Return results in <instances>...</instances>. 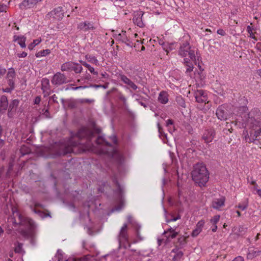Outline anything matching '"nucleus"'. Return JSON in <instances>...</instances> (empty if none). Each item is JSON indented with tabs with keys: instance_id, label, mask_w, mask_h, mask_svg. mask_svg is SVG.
<instances>
[{
	"instance_id": "f257e3e1",
	"label": "nucleus",
	"mask_w": 261,
	"mask_h": 261,
	"mask_svg": "<svg viewBox=\"0 0 261 261\" xmlns=\"http://www.w3.org/2000/svg\"><path fill=\"white\" fill-rule=\"evenodd\" d=\"M238 113L241 119L237 118L232 122L239 128L247 125L248 129L243 131L245 140L248 143H253L261 139V112L258 108L252 109L247 113L248 109L246 106L239 108Z\"/></svg>"
},
{
	"instance_id": "f03ea898",
	"label": "nucleus",
	"mask_w": 261,
	"mask_h": 261,
	"mask_svg": "<svg viewBox=\"0 0 261 261\" xmlns=\"http://www.w3.org/2000/svg\"><path fill=\"white\" fill-rule=\"evenodd\" d=\"M13 226L17 227L18 225L24 226V228L20 229L19 232L21 236L25 239H30L31 243L34 245L36 234L34 229L36 224L34 221L29 218L24 217L16 210L12 208V215L9 218Z\"/></svg>"
},
{
	"instance_id": "7ed1b4c3",
	"label": "nucleus",
	"mask_w": 261,
	"mask_h": 261,
	"mask_svg": "<svg viewBox=\"0 0 261 261\" xmlns=\"http://www.w3.org/2000/svg\"><path fill=\"white\" fill-rule=\"evenodd\" d=\"M193 180L200 187H205L208 181L209 172L203 163H197L191 172Z\"/></svg>"
},
{
	"instance_id": "20e7f679",
	"label": "nucleus",
	"mask_w": 261,
	"mask_h": 261,
	"mask_svg": "<svg viewBox=\"0 0 261 261\" xmlns=\"http://www.w3.org/2000/svg\"><path fill=\"white\" fill-rule=\"evenodd\" d=\"M93 136V131L87 127H82L71 139V146L75 147L79 145H84L90 141Z\"/></svg>"
},
{
	"instance_id": "39448f33",
	"label": "nucleus",
	"mask_w": 261,
	"mask_h": 261,
	"mask_svg": "<svg viewBox=\"0 0 261 261\" xmlns=\"http://www.w3.org/2000/svg\"><path fill=\"white\" fill-rule=\"evenodd\" d=\"M69 82L66 76L61 72H58L55 73L51 80L52 84L55 86H60L64 84H67Z\"/></svg>"
},
{
	"instance_id": "423d86ee",
	"label": "nucleus",
	"mask_w": 261,
	"mask_h": 261,
	"mask_svg": "<svg viewBox=\"0 0 261 261\" xmlns=\"http://www.w3.org/2000/svg\"><path fill=\"white\" fill-rule=\"evenodd\" d=\"M64 17L63 9L62 7H58L49 12L46 15L47 19L53 18L57 20H61Z\"/></svg>"
},
{
	"instance_id": "0eeeda50",
	"label": "nucleus",
	"mask_w": 261,
	"mask_h": 261,
	"mask_svg": "<svg viewBox=\"0 0 261 261\" xmlns=\"http://www.w3.org/2000/svg\"><path fill=\"white\" fill-rule=\"evenodd\" d=\"M128 236L127 234V225L124 224L121 228L119 235L118 236V240L119 242V248H121L122 246V242H128Z\"/></svg>"
},
{
	"instance_id": "6e6552de",
	"label": "nucleus",
	"mask_w": 261,
	"mask_h": 261,
	"mask_svg": "<svg viewBox=\"0 0 261 261\" xmlns=\"http://www.w3.org/2000/svg\"><path fill=\"white\" fill-rule=\"evenodd\" d=\"M216 136V132L214 128H211L205 129L202 136V139L206 143H209L213 140Z\"/></svg>"
},
{
	"instance_id": "1a4fd4ad",
	"label": "nucleus",
	"mask_w": 261,
	"mask_h": 261,
	"mask_svg": "<svg viewBox=\"0 0 261 261\" xmlns=\"http://www.w3.org/2000/svg\"><path fill=\"white\" fill-rule=\"evenodd\" d=\"M194 96L196 101L198 103H206L207 101V95L203 90H198L194 92Z\"/></svg>"
},
{
	"instance_id": "9d476101",
	"label": "nucleus",
	"mask_w": 261,
	"mask_h": 261,
	"mask_svg": "<svg viewBox=\"0 0 261 261\" xmlns=\"http://www.w3.org/2000/svg\"><path fill=\"white\" fill-rule=\"evenodd\" d=\"M143 14L144 12L141 11L135 12L133 19L134 23L140 28H143L144 26L142 20Z\"/></svg>"
},
{
	"instance_id": "9b49d317",
	"label": "nucleus",
	"mask_w": 261,
	"mask_h": 261,
	"mask_svg": "<svg viewBox=\"0 0 261 261\" xmlns=\"http://www.w3.org/2000/svg\"><path fill=\"white\" fill-rule=\"evenodd\" d=\"M77 29L84 32H87L89 30H95L96 28L94 26L93 22L86 21L78 24Z\"/></svg>"
},
{
	"instance_id": "f8f14e48",
	"label": "nucleus",
	"mask_w": 261,
	"mask_h": 261,
	"mask_svg": "<svg viewBox=\"0 0 261 261\" xmlns=\"http://www.w3.org/2000/svg\"><path fill=\"white\" fill-rule=\"evenodd\" d=\"M191 48L190 43L188 41L182 42L178 50V55L181 57H186Z\"/></svg>"
},
{
	"instance_id": "ddd939ff",
	"label": "nucleus",
	"mask_w": 261,
	"mask_h": 261,
	"mask_svg": "<svg viewBox=\"0 0 261 261\" xmlns=\"http://www.w3.org/2000/svg\"><path fill=\"white\" fill-rule=\"evenodd\" d=\"M9 102L7 96L4 95L0 97V114H4L8 109Z\"/></svg>"
},
{
	"instance_id": "4468645a",
	"label": "nucleus",
	"mask_w": 261,
	"mask_h": 261,
	"mask_svg": "<svg viewBox=\"0 0 261 261\" xmlns=\"http://www.w3.org/2000/svg\"><path fill=\"white\" fill-rule=\"evenodd\" d=\"M216 114L220 120H225L227 119V110L222 106H220L217 108Z\"/></svg>"
},
{
	"instance_id": "2eb2a0df",
	"label": "nucleus",
	"mask_w": 261,
	"mask_h": 261,
	"mask_svg": "<svg viewBox=\"0 0 261 261\" xmlns=\"http://www.w3.org/2000/svg\"><path fill=\"white\" fill-rule=\"evenodd\" d=\"M36 5L34 0H23L19 5V7L21 10L31 9L33 8Z\"/></svg>"
},
{
	"instance_id": "dca6fc26",
	"label": "nucleus",
	"mask_w": 261,
	"mask_h": 261,
	"mask_svg": "<svg viewBox=\"0 0 261 261\" xmlns=\"http://www.w3.org/2000/svg\"><path fill=\"white\" fill-rule=\"evenodd\" d=\"M225 198L222 197L220 198L215 199L212 202V207L216 209L219 210L221 207L224 205Z\"/></svg>"
},
{
	"instance_id": "f3484780",
	"label": "nucleus",
	"mask_w": 261,
	"mask_h": 261,
	"mask_svg": "<svg viewBox=\"0 0 261 261\" xmlns=\"http://www.w3.org/2000/svg\"><path fill=\"white\" fill-rule=\"evenodd\" d=\"M158 100L162 104H166L168 102V94L167 92L162 91L159 95Z\"/></svg>"
},
{
	"instance_id": "a211bd4d",
	"label": "nucleus",
	"mask_w": 261,
	"mask_h": 261,
	"mask_svg": "<svg viewBox=\"0 0 261 261\" xmlns=\"http://www.w3.org/2000/svg\"><path fill=\"white\" fill-rule=\"evenodd\" d=\"M113 182L117 187V189L115 191V192L118 194L119 197H121L123 193V187L120 185L116 178H114L113 179Z\"/></svg>"
},
{
	"instance_id": "6ab92c4d",
	"label": "nucleus",
	"mask_w": 261,
	"mask_h": 261,
	"mask_svg": "<svg viewBox=\"0 0 261 261\" xmlns=\"http://www.w3.org/2000/svg\"><path fill=\"white\" fill-rule=\"evenodd\" d=\"M125 32L122 31L121 33H119V34L116 35V38L118 41H121L122 43H124L127 45H129V44L127 43V42L129 40L127 38L125 34Z\"/></svg>"
},
{
	"instance_id": "aec40b11",
	"label": "nucleus",
	"mask_w": 261,
	"mask_h": 261,
	"mask_svg": "<svg viewBox=\"0 0 261 261\" xmlns=\"http://www.w3.org/2000/svg\"><path fill=\"white\" fill-rule=\"evenodd\" d=\"M74 62H67L63 63L61 66V70L62 71H71L72 66H73Z\"/></svg>"
},
{
	"instance_id": "412c9836",
	"label": "nucleus",
	"mask_w": 261,
	"mask_h": 261,
	"mask_svg": "<svg viewBox=\"0 0 261 261\" xmlns=\"http://www.w3.org/2000/svg\"><path fill=\"white\" fill-rule=\"evenodd\" d=\"M19 103V100L17 99L12 100L8 106L9 113L16 111Z\"/></svg>"
},
{
	"instance_id": "4be33fe9",
	"label": "nucleus",
	"mask_w": 261,
	"mask_h": 261,
	"mask_svg": "<svg viewBox=\"0 0 261 261\" xmlns=\"http://www.w3.org/2000/svg\"><path fill=\"white\" fill-rule=\"evenodd\" d=\"M41 90H50L49 81L47 78H43L41 80Z\"/></svg>"
},
{
	"instance_id": "5701e85b",
	"label": "nucleus",
	"mask_w": 261,
	"mask_h": 261,
	"mask_svg": "<svg viewBox=\"0 0 261 261\" xmlns=\"http://www.w3.org/2000/svg\"><path fill=\"white\" fill-rule=\"evenodd\" d=\"M80 62L84 66L86 67L88 69V70L91 73H92V74H93L94 75H98V72L97 71H95L94 68L93 67H92L90 65L88 64L87 62H86L85 61H82V60H80Z\"/></svg>"
},
{
	"instance_id": "b1692460",
	"label": "nucleus",
	"mask_w": 261,
	"mask_h": 261,
	"mask_svg": "<svg viewBox=\"0 0 261 261\" xmlns=\"http://www.w3.org/2000/svg\"><path fill=\"white\" fill-rule=\"evenodd\" d=\"M261 251L255 250L254 249L250 250L249 252L247 253V257L249 259H252L254 257H256L260 255Z\"/></svg>"
},
{
	"instance_id": "393cba45",
	"label": "nucleus",
	"mask_w": 261,
	"mask_h": 261,
	"mask_svg": "<svg viewBox=\"0 0 261 261\" xmlns=\"http://www.w3.org/2000/svg\"><path fill=\"white\" fill-rule=\"evenodd\" d=\"M184 64L187 67V68L186 69V72L187 73H190L191 72H192L193 71V69L194 68L192 63H191L190 62V60L188 59V58H185L184 59Z\"/></svg>"
},
{
	"instance_id": "a878e982",
	"label": "nucleus",
	"mask_w": 261,
	"mask_h": 261,
	"mask_svg": "<svg viewBox=\"0 0 261 261\" xmlns=\"http://www.w3.org/2000/svg\"><path fill=\"white\" fill-rule=\"evenodd\" d=\"M95 143L97 145L105 144L107 146H111L112 145L107 142L102 136H98L95 140Z\"/></svg>"
},
{
	"instance_id": "bb28decb",
	"label": "nucleus",
	"mask_w": 261,
	"mask_h": 261,
	"mask_svg": "<svg viewBox=\"0 0 261 261\" xmlns=\"http://www.w3.org/2000/svg\"><path fill=\"white\" fill-rule=\"evenodd\" d=\"M85 58L88 62L95 65H99L98 60L93 56L87 55L85 56Z\"/></svg>"
},
{
	"instance_id": "cd10ccee",
	"label": "nucleus",
	"mask_w": 261,
	"mask_h": 261,
	"mask_svg": "<svg viewBox=\"0 0 261 261\" xmlns=\"http://www.w3.org/2000/svg\"><path fill=\"white\" fill-rule=\"evenodd\" d=\"M176 101L178 106L182 108H185L186 107L185 99L181 96L180 95L176 96Z\"/></svg>"
},
{
	"instance_id": "c85d7f7f",
	"label": "nucleus",
	"mask_w": 261,
	"mask_h": 261,
	"mask_svg": "<svg viewBox=\"0 0 261 261\" xmlns=\"http://www.w3.org/2000/svg\"><path fill=\"white\" fill-rule=\"evenodd\" d=\"M74 65L72 66V71H74L75 73H80L82 72L83 67L81 65L74 62Z\"/></svg>"
},
{
	"instance_id": "c756f323",
	"label": "nucleus",
	"mask_w": 261,
	"mask_h": 261,
	"mask_svg": "<svg viewBox=\"0 0 261 261\" xmlns=\"http://www.w3.org/2000/svg\"><path fill=\"white\" fill-rule=\"evenodd\" d=\"M50 53V49H43V50H40V51H38V53H37L36 54V56L37 58L45 57L46 55L49 54Z\"/></svg>"
},
{
	"instance_id": "7c9ffc66",
	"label": "nucleus",
	"mask_w": 261,
	"mask_h": 261,
	"mask_svg": "<svg viewBox=\"0 0 261 261\" xmlns=\"http://www.w3.org/2000/svg\"><path fill=\"white\" fill-rule=\"evenodd\" d=\"M177 243L180 248H184L187 244L186 238L184 236H181L178 239Z\"/></svg>"
},
{
	"instance_id": "2f4dec72",
	"label": "nucleus",
	"mask_w": 261,
	"mask_h": 261,
	"mask_svg": "<svg viewBox=\"0 0 261 261\" xmlns=\"http://www.w3.org/2000/svg\"><path fill=\"white\" fill-rule=\"evenodd\" d=\"M16 76V72L13 68H11L9 69L8 72L7 74V78L8 79H15Z\"/></svg>"
},
{
	"instance_id": "473e14b6",
	"label": "nucleus",
	"mask_w": 261,
	"mask_h": 261,
	"mask_svg": "<svg viewBox=\"0 0 261 261\" xmlns=\"http://www.w3.org/2000/svg\"><path fill=\"white\" fill-rule=\"evenodd\" d=\"M23 244L21 243L17 242V246L15 248V252L17 253H23L24 251L22 249Z\"/></svg>"
},
{
	"instance_id": "72a5a7b5",
	"label": "nucleus",
	"mask_w": 261,
	"mask_h": 261,
	"mask_svg": "<svg viewBox=\"0 0 261 261\" xmlns=\"http://www.w3.org/2000/svg\"><path fill=\"white\" fill-rule=\"evenodd\" d=\"M220 216L219 215H217L214 216L212 218H211L210 220V223L213 225H217V224L218 223V222L220 220Z\"/></svg>"
},
{
	"instance_id": "f704fd0d",
	"label": "nucleus",
	"mask_w": 261,
	"mask_h": 261,
	"mask_svg": "<svg viewBox=\"0 0 261 261\" xmlns=\"http://www.w3.org/2000/svg\"><path fill=\"white\" fill-rule=\"evenodd\" d=\"M188 55L192 60L195 61V64H196V56L195 55V51L191 48L188 53Z\"/></svg>"
},
{
	"instance_id": "c9c22d12",
	"label": "nucleus",
	"mask_w": 261,
	"mask_h": 261,
	"mask_svg": "<svg viewBox=\"0 0 261 261\" xmlns=\"http://www.w3.org/2000/svg\"><path fill=\"white\" fill-rule=\"evenodd\" d=\"M114 5L115 6L123 8L126 5V3L124 0H116Z\"/></svg>"
},
{
	"instance_id": "e433bc0d",
	"label": "nucleus",
	"mask_w": 261,
	"mask_h": 261,
	"mask_svg": "<svg viewBox=\"0 0 261 261\" xmlns=\"http://www.w3.org/2000/svg\"><path fill=\"white\" fill-rule=\"evenodd\" d=\"M184 253L182 251H180L179 252H177V253L174 255L173 257V260L174 261H178L183 256Z\"/></svg>"
},
{
	"instance_id": "4c0bfd02",
	"label": "nucleus",
	"mask_w": 261,
	"mask_h": 261,
	"mask_svg": "<svg viewBox=\"0 0 261 261\" xmlns=\"http://www.w3.org/2000/svg\"><path fill=\"white\" fill-rule=\"evenodd\" d=\"M141 229V226L137 225L136 227H135V231H136V234L137 237V238L141 241L143 240L144 239V238L141 236L140 234V230Z\"/></svg>"
},
{
	"instance_id": "58836bf2",
	"label": "nucleus",
	"mask_w": 261,
	"mask_h": 261,
	"mask_svg": "<svg viewBox=\"0 0 261 261\" xmlns=\"http://www.w3.org/2000/svg\"><path fill=\"white\" fill-rule=\"evenodd\" d=\"M73 151L72 148L70 146H66L64 147V150L61 154L63 155H66L67 153H70Z\"/></svg>"
},
{
	"instance_id": "ea45409f",
	"label": "nucleus",
	"mask_w": 261,
	"mask_h": 261,
	"mask_svg": "<svg viewBox=\"0 0 261 261\" xmlns=\"http://www.w3.org/2000/svg\"><path fill=\"white\" fill-rule=\"evenodd\" d=\"M109 83H106L104 85H96V84H91L89 87H93L95 88H102L103 89H107L109 87Z\"/></svg>"
},
{
	"instance_id": "a19ab883",
	"label": "nucleus",
	"mask_w": 261,
	"mask_h": 261,
	"mask_svg": "<svg viewBox=\"0 0 261 261\" xmlns=\"http://www.w3.org/2000/svg\"><path fill=\"white\" fill-rule=\"evenodd\" d=\"M253 29L251 27L250 25H247V31L248 32V34H249V37L253 39H254L255 40H257V38L254 36L253 32H252V31H253Z\"/></svg>"
},
{
	"instance_id": "79ce46f5",
	"label": "nucleus",
	"mask_w": 261,
	"mask_h": 261,
	"mask_svg": "<svg viewBox=\"0 0 261 261\" xmlns=\"http://www.w3.org/2000/svg\"><path fill=\"white\" fill-rule=\"evenodd\" d=\"M118 78L121 81H122L125 84H126V83L130 80L126 75L123 74H119L118 75Z\"/></svg>"
},
{
	"instance_id": "37998d69",
	"label": "nucleus",
	"mask_w": 261,
	"mask_h": 261,
	"mask_svg": "<svg viewBox=\"0 0 261 261\" xmlns=\"http://www.w3.org/2000/svg\"><path fill=\"white\" fill-rule=\"evenodd\" d=\"M41 42V40L36 39L34 40L33 42L31 43L28 45V48L30 50H32L33 48L37 45H38Z\"/></svg>"
},
{
	"instance_id": "c03bdc74",
	"label": "nucleus",
	"mask_w": 261,
	"mask_h": 261,
	"mask_svg": "<svg viewBox=\"0 0 261 261\" xmlns=\"http://www.w3.org/2000/svg\"><path fill=\"white\" fill-rule=\"evenodd\" d=\"M77 261H91V257L89 255L83 256L82 257L77 258Z\"/></svg>"
},
{
	"instance_id": "a18cd8bd",
	"label": "nucleus",
	"mask_w": 261,
	"mask_h": 261,
	"mask_svg": "<svg viewBox=\"0 0 261 261\" xmlns=\"http://www.w3.org/2000/svg\"><path fill=\"white\" fill-rule=\"evenodd\" d=\"M205 222L203 220H200L196 224V229L198 230H200V231H202V229L204 225Z\"/></svg>"
},
{
	"instance_id": "49530a36",
	"label": "nucleus",
	"mask_w": 261,
	"mask_h": 261,
	"mask_svg": "<svg viewBox=\"0 0 261 261\" xmlns=\"http://www.w3.org/2000/svg\"><path fill=\"white\" fill-rule=\"evenodd\" d=\"M175 44V43H167V49H165V51L166 52L167 54L168 55L169 52L173 50L174 48L173 47V46Z\"/></svg>"
},
{
	"instance_id": "de8ad7c7",
	"label": "nucleus",
	"mask_w": 261,
	"mask_h": 261,
	"mask_svg": "<svg viewBox=\"0 0 261 261\" xmlns=\"http://www.w3.org/2000/svg\"><path fill=\"white\" fill-rule=\"evenodd\" d=\"M129 88L133 89L134 90H137L138 88V86L130 80L126 83V84Z\"/></svg>"
},
{
	"instance_id": "09e8293b",
	"label": "nucleus",
	"mask_w": 261,
	"mask_h": 261,
	"mask_svg": "<svg viewBox=\"0 0 261 261\" xmlns=\"http://www.w3.org/2000/svg\"><path fill=\"white\" fill-rule=\"evenodd\" d=\"M25 41H26V37L23 36L21 39H20L18 42V43L22 48H25L26 47V44H25Z\"/></svg>"
},
{
	"instance_id": "8fccbe9b",
	"label": "nucleus",
	"mask_w": 261,
	"mask_h": 261,
	"mask_svg": "<svg viewBox=\"0 0 261 261\" xmlns=\"http://www.w3.org/2000/svg\"><path fill=\"white\" fill-rule=\"evenodd\" d=\"M42 112H43V115L45 117V118L47 119H50L51 118L48 109H47L46 110L43 109H42Z\"/></svg>"
},
{
	"instance_id": "3c124183",
	"label": "nucleus",
	"mask_w": 261,
	"mask_h": 261,
	"mask_svg": "<svg viewBox=\"0 0 261 261\" xmlns=\"http://www.w3.org/2000/svg\"><path fill=\"white\" fill-rule=\"evenodd\" d=\"M82 80H84V82L86 81H91L92 77L90 74L86 73L83 76H82Z\"/></svg>"
},
{
	"instance_id": "603ef678",
	"label": "nucleus",
	"mask_w": 261,
	"mask_h": 261,
	"mask_svg": "<svg viewBox=\"0 0 261 261\" xmlns=\"http://www.w3.org/2000/svg\"><path fill=\"white\" fill-rule=\"evenodd\" d=\"M178 232H171V233H169L168 234H167L166 235V237L167 238V239H174L175 238H176L177 237V236L178 235Z\"/></svg>"
},
{
	"instance_id": "864d4df0",
	"label": "nucleus",
	"mask_w": 261,
	"mask_h": 261,
	"mask_svg": "<svg viewBox=\"0 0 261 261\" xmlns=\"http://www.w3.org/2000/svg\"><path fill=\"white\" fill-rule=\"evenodd\" d=\"M119 99L123 101L124 106H126L127 105L126 98L122 94H120L119 95Z\"/></svg>"
},
{
	"instance_id": "5fc2aeb1",
	"label": "nucleus",
	"mask_w": 261,
	"mask_h": 261,
	"mask_svg": "<svg viewBox=\"0 0 261 261\" xmlns=\"http://www.w3.org/2000/svg\"><path fill=\"white\" fill-rule=\"evenodd\" d=\"M8 85L9 87L14 89L15 88V82L14 79H8Z\"/></svg>"
},
{
	"instance_id": "6e6d98bb",
	"label": "nucleus",
	"mask_w": 261,
	"mask_h": 261,
	"mask_svg": "<svg viewBox=\"0 0 261 261\" xmlns=\"http://www.w3.org/2000/svg\"><path fill=\"white\" fill-rule=\"evenodd\" d=\"M176 228H177V226H175L174 227H170L166 231H165L164 233L165 234H167L169 233L175 232V229H176Z\"/></svg>"
},
{
	"instance_id": "4d7b16f0",
	"label": "nucleus",
	"mask_w": 261,
	"mask_h": 261,
	"mask_svg": "<svg viewBox=\"0 0 261 261\" xmlns=\"http://www.w3.org/2000/svg\"><path fill=\"white\" fill-rule=\"evenodd\" d=\"M200 230H198L197 229H194L192 233V236L193 237H195L197 236L200 232Z\"/></svg>"
},
{
	"instance_id": "13d9d810",
	"label": "nucleus",
	"mask_w": 261,
	"mask_h": 261,
	"mask_svg": "<svg viewBox=\"0 0 261 261\" xmlns=\"http://www.w3.org/2000/svg\"><path fill=\"white\" fill-rule=\"evenodd\" d=\"M159 44L162 46L164 50L165 49H167V43H165L163 40H160L159 41Z\"/></svg>"
},
{
	"instance_id": "bf43d9fd",
	"label": "nucleus",
	"mask_w": 261,
	"mask_h": 261,
	"mask_svg": "<svg viewBox=\"0 0 261 261\" xmlns=\"http://www.w3.org/2000/svg\"><path fill=\"white\" fill-rule=\"evenodd\" d=\"M23 36H22V35H20V36L14 35L13 37V41L14 42H16V41L18 42L20 39H22V38Z\"/></svg>"
},
{
	"instance_id": "052dcab7",
	"label": "nucleus",
	"mask_w": 261,
	"mask_h": 261,
	"mask_svg": "<svg viewBox=\"0 0 261 261\" xmlns=\"http://www.w3.org/2000/svg\"><path fill=\"white\" fill-rule=\"evenodd\" d=\"M14 89L9 87L8 88H6L5 89L4 88H3L2 89V91L4 92H6V93H11V92L14 90Z\"/></svg>"
},
{
	"instance_id": "680f3d73",
	"label": "nucleus",
	"mask_w": 261,
	"mask_h": 261,
	"mask_svg": "<svg viewBox=\"0 0 261 261\" xmlns=\"http://www.w3.org/2000/svg\"><path fill=\"white\" fill-rule=\"evenodd\" d=\"M57 99L58 97L55 94H54L53 96L49 97V100L51 99L55 103H58Z\"/></svg>"
},
{
	"instance_id": "e2e57ef3",
	"label": "nucleus",
	"mask_w": 261,
	"mask_h": 261,
	"mask_svg": "<svg viewBox=\"0 0 261 261\" xmlns=\"http://www.w3.org/2000/svg\"><path fill=\"white\" fill-rule=\"evenodd\" d=\"M173 120L172 119H168L166 121V125L167 127H169L170 126L173 125Z\"/></svg>"
},
{
	"instance_id": "0e129e2a",
	"label": "nucleus",
	"mask_w": 261,
	"mask_h": 261,
	"mask_svg": "<svg viewBox=\"0 0 261 261\" xmlns=\"http://www.w3.org/2000/svg\"><path fill=\"white\" fill-rule=\"evenodd\" d=\"M248 206V204L246 203V204H239L238 206V208L241 209L242 210H245L246 208H247Z\"/></svg>"
},
{
	"instance_id": "69168bd1",
	"label": "nucleus",
	"mask_w": 261,
	"mask_h": 261,
	"mask_svg": "<svg viewBox=\"0 0 261 261\" xmlns=\"http://www.w3.org/2000/svg\"><path fill=\"white\" fill-rule=\"evenodd\" d=\"M41 101V97L40 96H37L34 99V104L39 105Z\"/></svg>"
},
{
	"instance_id": "338daca9",
	"label": "nucleus",
	"mask_w": 261,
	"mask_h": 261,
	"mask_svg": "<svg viewBox=\"0 0 261 261\" xmlns=\"http://www.w3.org/2000/svg\"><path fill=\"white\" fill-rule=\"evenodd\" d=\"M7 9V6L5 5H0V13L5 12Z\"/></svg>"
},
{
	"instance_id": "774afa93",
	"label": "nucleus",
	"mask_w": 261,
	"mask_h": 261,
	"mask_svg": "<svg viewBox=\"0 0 261 261\" xmlns=\"http://www.w3.org/2000/svg\"><path fill=\"white\" fill-rule=\"evenodd\" d=\"M232 261H244V258L241 256L234 258Z\"/></svg>"
}]
</instances>
